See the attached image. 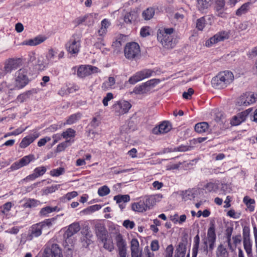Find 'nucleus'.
I'll return each mask as SVG.
<instances>
[{"label": "nucleus", "mask_w": 257, "mask_h": 257, "mask_svg": "<svg viewBox=\"0 0 257 257\" xmlns=\"http://www.w3.org/2000/svg\"><path fill=\"white\" fill-rule=\"evenodd\" d=\"M174 31L172 28H161L158 30V40L165 48L169 49L175 46L176 41L172 35Z\"/></svg>", "instance_id": "1"}, {"label": "nucleus", "mask_w": 257, "mask_h": 257, "mask_svg": "<svg viewBox=\"0 0 257 257\" xmlns=\"http://www.w3.org/2000/svg\"><path fill=\"white\" fill-rule=\"evenodd\" d=\"M234 79L233 73L229 71L220 72L211 80L212 86L216 89H223L230 84Z\"/></svg>", "instance_id": "2"}, {"label": "nucleus", "mask_w": 257, "mask_h": 257, "mask_svg": "<svg viewBox=\"0 0 257 257\" xmlns=\"http://www.w3.org/2000/svg\"><path fill=\"white\" fill-rule=\"evenodd\" d=\"M16 89H20L26 86L29 82L28 70L27 68H21L15 72L14 76Z\"/></svg>", "instance_id": "3"}, {"label": "nucleus", "mask_w": 257, "mask_h": 257, "mask_svg": "<svg viewBox=\"0 0 257 257\" xmlns=\"http://www.w3.org/2000/svg\"><path fill=\"white\" fill-rule=\"evenodd\" d=\"M125 58L129 60L137 59L141 56V50L139 45L136 42L127 43L124 49Z\"/></svg>", "instance_id": "4"}, {"label": "nucleus", "mask_w": 257, "mask_h": 257, "mask_svg": "<svg viewBox=\"0 0 257 257\" xmlns=\"http://www.w3.org/2000/svg\"><path fill=\"white\" fill-rule=\"evenodd\" d=\"M80 47L81 39L77 34L73 35L65 45L67 51L74 56L77 55L79 52Z\"/></svg>", "instance_id": "5"}, {"label": "nucleus", "mask_w": 257, "mask_h": 257, "mask_svg": "<svg viewBox=\"0 0 257 257\" xmlns=\"http://www.w3.org/2000/svg\"><path fill=\"white\" fill-rule=\"evenodd\" d=\"M216 239V235L214 225H211L208 228L207 234V237L204 240V250L206 252L208 250L212 251L215 246V243Z\"/></svg>", "instance_id": "6"}, {"label": "nucleus", "mask_w": 257, "mask_h": 257, "mask_svg": "<svg viewBox=\"0 0 257 257\" xmlns=\"http://www.w3.org/2000/svg\"><path fill=\"white\" fill-rule=\"evenodd\" d=\"M131 107V104L128 101L124 100L116 101L112 106L115 114L118 116L127 113Z\"/></svg>", "instance_id": "7"}, {"label": "nucleus", "mask_w": 257, "mask_h": 257, "mask_svg": "<svg viewBox=\"0 0 257 257\" xmlns=\"http://www.w3.org/2000/svg\"><path fill=\"white\" fill-rule=\"evenodd\" d=\"M257 100V95L251 92H246L241 95L237 100L238 106H247L253 104Z\"/></svg>", "instance_id": "8"}, {"label": "nucleus", "mask_w": 257, "mask_h": 257, "mask_svg": "<svg viewBox=\"0 0 257 257\" xmlns=\"http://www.w3.org/2000/svg\"><path fill=\"white\" fill-rule=\"evenodd\" d=\"M229 37V32L228 31H220L207 40L205 43V45L208 47H211L213 45L219 42L228 39Z\"/></svg>", "instance_id": "9"}, {"label": "nucleus", "mask_w": 257, "mask_h": 257, "mask_svg": "<svg viewBox=\"0 0 257 257\" xmlns=\"http://www.w3.org/2000/svg\"><path fill=\"white\" fill-rule=\"evenodd\" d=\"M21 65L20 59L12 58L7 60L5 63L3 71L2 73V76L11 73L12 71L17 69Z\"/></svg>", "instance_id": "10"}, {"label": "nucleus", "mask_w": 257, "mask_h": 257, "mask_svg": "<svg viewBox=\"0 0 257 257\" xmlns=\"http://www.w3.org/2000/svg\"><path fill=\"white\" fill-rule=\"evenodd\" d=\"M98 71V68L95 66L82 65L78 68L77 74L79 77L84 78Z\"/></svg>", "instance_id": "11"}, {"label": "nucleus", "mask_w": 257, "mask_h": 257, "mask_svg": "<svg viewBox=\"0 0 257 257\" xmlns=\"http://www.w3.org/2000/svg\"><path fill=\"white\" fill-rule=\"evenodd\" d=\"M116 246L118 248V255L120 257H126L127 247L126 241L123 239L120 234L115 237Z\"/></svg>", "instance_id": "12"}, {"label": "nucleus", "mask_w": 257, "mask_h": 257, "mask_svg": "<svg viewBox=\"0 0 257 257\" xmlns=\"http://www.w3.org/2000/svg\"><path fill=\"white\" fill-rule=\"evenodd\" d=\"M43 257H63L61 250L57 244H53L51 247H46Z\"/></svg>", "instance_id": "13"}, {"label": "nucleus", "mask_w": 257, "mask_h": 257, "mask_svg": "<svg viewBox=\"0 0 257 257\" xmlns=\"http://www.w3.org/2000/svg\"><path fill=\"white\" fill-rule=\"evenodd\" d=\"M220 185V181L211 179L204 183L203 189L207 192L217 193L219 190Z\"/></svg>", "instance_id": "14"}, {"label": "nucleus", "mask_w": 257, "mask_h": 257, "mask_svg": "<svg viewBox=\"0 0 257 257\" xmlns=\"http://www.w3.org/2000/svg\"><path fill=\"white\" fill-rule=\"evenodd\" d=\"M252 110L251 108H248L245 111H242L237 115L234 116L230 121V123L232 125H238L241 122L245 121L247 115Z\"/></svg>", "instance_id": "15"}, {"label": "nucleus", "mask_w": 257, "mask_h": 257, "mask_svg": "<svg viewBox=\"0 0 257 257\" xmlns=\"http://www.w3.org/2000/svg\"><path fill=\"white\" fill-rule=\"evenodd\" d=\"M43 228L41 225L38 223L33 225L29 230V234L27 236V239L32 240L34 237L40 236L42 233Z\"/></svg>", "instance_id": "16"}, {"label": "nucleus", "mask_w": 257, "mask_h": 257, "mask_svg": "<svg viewBox=\"0 0 257 257\" xmlns=\"http://www.w3.org/2000/svg\"><path fill=\"white\" fill-rule=\"evenodd\" d=\"M39 136L40 134L37 131H35L33 132V133L27 136L22 139L21 143H20V148L22 149L26 148L31 144H32Z\"/></svg>", "instance_id": "17"}, {"label": "nucleus", "mask_w": 257, "mask_h": 257, "mask_svg": "<svg viewBox=\"0 0 257 257\" xmlns=\"http://www.w3.org/2000/svg\"><path fill=\"white\" fill-rule=\"evenodd\" d=\"M95 232L98 238L100 241L105 240L107 236V231L105 226L100 223H97L95 225Z\"/></svg>", "instance_id": "18"}, {"label": "nucleus", "mask_w": 257, "mask_h": 257, "mask_svg": "<svg viewBox=\"0 0 257 257\" xmlns=\"http://www.w3.org/2000/svg\"><path fill=\"white\" fill-rule=\"evenodd\" d=\"M171 129V125L168 121H164L162 122L158 126L154 127L152 132L156 135L165 134L168 132Z\"/></svg>", "instance_id": "19"}, {"label": "nucleus", "mask_w": 257, "mask_h": 257, "mask_svg": "<svg viewBox=\"0 0 257 257\" xmlns=\"http://www.w3.org/2000/svg\"><path fill=\"white\" fill-rule=\"evenodd\" d=\"M163 198L161 194H157L149 196L146 201V210L147 208H150L154 206L157 202H160Z\"/></svg>", "instance_id": "20"}, {"label": "nucleus", "mask_w": 257, "mask_h": 257, "mask_svg": "<svg viewBox=\"0 0 257 257\" xmlns=\"http://www.w3.org/2000/svg\"><path fill=\"white\" fill-rule=\"evenodd\" d=\"M117 204H118L119 207L122 210L125 207V203L130 201V197L128 195L119 194L115 195L113 197Z\"/></svg>", "instance_id": "21"}, {"label": "nucleus", "mask_w": 257, "mask_h": 257, "mask_svg": "<svg viewBox=\"0 0 257 257\" xmlns=\"http://www.w3.org/2000/svg\"><path fill=\"white\" fill-rule=\"evenodd\" d=\"M80 229L78 222H74L70 224L64 233V237L68 238L77 233Z\"/></svg>", "instance_id": "22"}, {"label": "nucleus", "mask_w": 257, "mask_h": 257, "mask_svg": "<svg viewBox=\"0 0 257 257\" xmlns=\"http://www.w3.org/2000/svg\"><path fill=\"white\" fill-rule=\"evenodd\" d=\"M140 9L137 8L136 11L127 13L124 16L123 20L125 23L131 24L137 20L140 13Z\"/></svg>", "instance_id": "23"}, {"label": "nucleus", "mask_w": 257, "mask_h": 257, "mask_svg": "<svg viewBox=\"0 0 257 257\" xmlns=\"http://www.w3.org/2000/svg\"><path fill=\"white\" fill-rule=\"evenodd\" d=\"M227 244L225 242L220 243L216 250V257H229V252L226 248Z\"/></svg>", "instance_id": "24"}, {"label": "nucleus", "mask_w": 257, "mask_h": 257, "mask_svg": "<svg viewBox=\"0 0 257 257\" xmlns=\"http://www.w3.org/2000/svg\"><path fill=\"white\" fill-rule=\"evenodd\" d=\"M139 243L137 239L134 238L131 241L132 257H141L142 251L139 250Z\"/></svg>", "instance_id": "25"}, {"label": "nucleus", "mask_w": 257, "mask_h": 257, "mask_svg": "<svg viewBox=\"0 0 257 257\" xmlns=\"http://www.w3.org/2000/svg\"><path fill=\"white\" fill-rule=\"evenodd\" d=\"M110 21L107 19H103L101 22V27L98 30V34L100 37H104L107 32V29L110 26Z\"/></svg>", "instance_id": "26"}, {"label": "nucleus", "mask_w": 257, "mask_h": 257, "mask_svg": "<svg viewBox=\"0 0 257 257\" xmlns=\"http://www.w3.org/2000/svg\"><path fill=\"white\" fill-rule=\"evenodd\" d=\"M45 38L42 36H38L34 39L25 40L23 42V45H29L31 46L38 45L45 40Z\"/></svg>", "instance_id": "27"}, {"label": "nucleus", "mask_w": 257, "mask_h": 257, "mask_svg": "<svg viewBox=\"0 0 257 257\" xmlns=\"http://www.w3.org/2000/svg\"><path fill=\"white\" fill-rule=\"evenodd\" d=\"M145 79V72L143 71L136 73L128 79V82L131 84H135L140 81Z\"/></svg>", "instance_id": "28"}, {"label": "nucleus", "mask_w": 257, "mask_h": 257, "mask_svg": "<svg viewBox=\"0 0 257 257\" xmlns=\"http://www.w3.org/2000/svg\"><path fill=\"white\" fill-rule=\"evenodd\" d=\"M60 209L57 206L51 207L46 206L41 208L40 211L39 215L41 216H46L48 214H50L54 211H59Z\"/></svg>", "instance_id": "29"}, {"label": "nucleus", "mask_w": 257, "mask_h": 257, "mask_svg": "<svg viewBox=\"0 0 257 257\" xmlns=\"http://www.w3.org/2000/svg\"><path fill=\"white\" fill-rule=\"evenodd\" d=\"M209 125L206 122H201L197 123L195 126V130L198 133L207 132L208 130Z\"/></svg>", "instance_id": "30"}, {"label": "nucleus", "mask_w": 257, "mask_h": 257, "mask_svg": "<svg viewBox=\"0 0 257 257\" xmlns=\"http://www.w3.org/2000/svg\"><path fill=\"white\" fill-rule=\"evenodd\" d=\"M225 6V2L224 0H217L216 2L215 10L218 13L217 15L219 17H223V11Z\"/></svg>", "instance_id": "31"}, {"label": "nucleus", "mask_w": 257, "mask_h": 257, "mask_svg": "<svg viewBox=\"0 0 257 257\" xmlns=\"http://www.w3.org/2000/svg\"><path fill=\"white\" fill-rule=\"evenodd\" d=\"M15 89V85L8 84L6 82H3L0 84V91L6 93H10L11 91Z\"/></svg>", "instance_id": "32"}, {"label": "nucleus", "mask_w": 257, "mask_h": 257, "mask_svg": "<svg viewBox=\"0 0 257 257\" xmlns=\"http://www.w3.org/2000/svg\"><path fill=\"white\" fill-rule=\"evenodd\" d=\"M34 90H28L20 95H19L16 99L17 102L23 103L26 101L30 96L33 94Z\"/></svg>", "instance_id": "33"}, {"label": "nucleus", "mask_w": 257, "mask_h": 257, "mask_svg": "<svg viewBox=\"0 0 257 257\" xmlns=\"http://www.w3.org/2000/svg\"><path fill=\"white\" fill-rule=\"evenodd\" d=\"M243 246L247 254L252 253V243L248 237H244Z\"/></svg>", "instance_id": "34"}, {"label": "nucleus", "mask_w": 257, "mask_h": 257, "mask_svg": "<svg viewBox=\"0 0 257 257\" xmlns=\"http://www.w3.org/2000/svg\"><path fill=\"white\" fill-rule=\"evenodd\" d=\"M132 209L136 212H143L145 210V203L144 202L134 203L132 205Z\"/></svg>", "instance_id": "35"}, {"label": "nucleus", "mask_w": 257, "mask_h": 257, "mask_svg": "<svg viewBox=\"0 0 257 257\" xmlns=\"http://www.w3.org/2000/svg\"><path fill=\"white\" fill-rule=\"evenodd\" d=\"M35 66L38 67V69L40 70H43L45 68V65L44 62V58L42 56H38L35 62L33 64Z\"/></svg>", "instance_id": "36"}, {"label": "nucleus", "mask_w": 257, "mask_h": 257, "mask_svg": "<svg viewBox=\"0 0 257 257\" xmlns=\"http://www.w3.org/2000/svg\"><path fill=\"white\" fill-rule=\"evenodd\" d=\"M35 159L34 155L31 154L24 156L20 160V161L22 166L24 167L28 165L31 161H34Z\"/></svg>", "instance_id": "37"}, {"label": "nucleus", "mask_w": 257, "mask_h": 257, "mask_svg": "<svg viewBox=\"0 0 257 257\" xmlns=\"http://www.w3.org/2000/svg\"><path fill=\"white\" fill-rule=\"evenodd\" d=\"M243 202L246 205L250 211L254 210L255 201L253 199L250 198L248 196H245L243 198Z\"/></svg>", "instance_id": "38"}, {"label": "nucleus", "mask_w": 257, "mask_h": 257, "mask_svg": "<svg viewBox=\"0 0 257 257\" xmlns=\"http://www.w3.org/2000/svg\"><path fill=\"white\" fill-rule=\"evenodd\" d=\"M103 243V247L108 250L109 251H112L114 249L113 243L111 239H107V237H105V240L101 241Z\"/></svg>", "instance_id": "39"}, {"label": "nucleus", "mask_w": 257, "mask_h": 257, "mask_svg": "<svg viewBox=\"0 0 257 257\" xmlns=\"http://www.w3.org/2000/svg\"><path fill=\"white\" fill-rule=\"evenodd\" d=\"M115 83V79L113 77H109L108 80L104 82L102 85V88L103 89H107L111 88Z\"/></svg>", "instance_id": "40"}, {"label": "nucleus", "mask_w": 257, "mask_h": 257, "mask_svg": "<svg viewBox=\"0 0 257 257\" xmlns=\"http://www.w3.org/2000/svg\"><path fill=\"white\" fill-rule=\"evenodd\" d=\"M249 5L250 3L249 2L243 4L237 10L236 15L239 16L246 13L248 10Z\"/></svg>", "instance_id": "41"}, {"label": "nucleus", "mask_w": 257, "mask_h": 257, "mask_svg": "<svg viewBox=\"0 0 257 257\" xmlns=\"http://www.w3.org/2000/svg\"><path fill=\"white\" fill-rule=\"evenodd\" d=\"M40 203L39 200L34 199H29L24 204V207L25 208H32L35 207Z\"/></svg>", "instance_id": "42"}, {"label": "nucleus", "mask_w": 257, "mask_h": 257, "mask_svg": "<svg viewBox=\"0 0 257 257\" xmlns=\"http://www.w3.org/2000/svg\"><path fill=\"white\" fill-rule=\"evenodd\" d=\"M81 117V114L79 113L72 114L67 119L66 123L68 124H72L76 122Z\"/></svg>", "instance_id": "43"}, {"label": "nucleus", "mask_w": 257, "mask_h": 257, "mask_svg": "<svg viewBox=\"0 0 257 257\" xmlns=\"http://www.w3.org/2000/svg\"><path fill=\"white\" fill-rule=\"evenodd\" d=\"M187 150H188L187 146H179V147H177V148H175L173 149L166 148L164 150L163 153H166L171 152H185Z\"/></svg>", "instance_id": "44"}, {"label": "nucleus", "mask_w": 257, "mask_h": 257, "mask_svg": "<svg viewBox=\"0 0 257 257\" xmlns=\"http://www.w3.org/2000/svg\"><path fill=\"white\" fill-rule=\"evenodd\" d=\"M145 92V83H143L139 85L136 86L133 91L131 93H135L136 94H142Z\"/></svg>", "instance_id": "45"}, {"label": "nucleus", "mask_w": 257, "mask_h": 257, "mask_svg": "<svg viewBox=\"0 0 257 257\" xmlns=\"http://www.w3.org/2000/svg\"><path fill=\"white\" fill-rule=\"evenodd\" d=\"M110 193L109 188L106 185L100 187L98 190V194L102 197L108 195Z\"/></svg>", "instance_id": "46"}, {"label": "nucleus", "mask_w": 257, "mask_h": 257, "mask_svg": "<svg viewBox=\"0 0 257 257\" xmlns=\"http://www.w3.org/2000/svg\"><path fill=\"white\" fill-rule=\"evenodd\" d=\"M75 135V131L71 128H68L65 132H64L61 136H62L65 139H67L68 138H73L74 137Z\"/></svg>", "instance_id": "47"}, {"label": "nucleus", "mask_w": 257, "mask_h": 257, "mask_svg": "<svg viewBox=\"0 0 257 257\" xmlns=\"http://www.w3.org/2000/svg\"><path fill=\"white\" fill-rule=\"evenodd\" d=\"M211 0H197L198 7L202 10L207 9L209 6Z\"/></svg>", "instance_id": "48"}, {"label": "nucleus", "mask_w": 257, "mask_h": 257, "mask_svg": "<svg viewBox=\"0 0 257 257\" xmlns=\"http://www.w3.org/2000/svg\"><path fill=\"white\" fill-rule=\"evenodd\" d=\"M65 172V169L63 168L60 167L57 169H53L50 171V175L54 177H58L62 175Z\"/></svg>", "instance_id": "49"}, {"label": "nucleus", "mask_w": 257, "mask_h": 257, "mask_svg": "<svg viewBox=\"0 0 257 257\" xmlns=\"http://www.w3.org/2000/svg\"><path fill=\"white\" fill-rule=\"evenodd\" d=\"M56 220L55 218H52L50 219H47L45 220L44 221L39 222V223L41 225L43 229L47 226L48 228H50L52 226L53 224V222Z\"/></svg>", "instance_id": "50"}, {"label": "nucleus", "mask_w": 257, "mask_h": 257, "mask_svg": "<svg viewBox=\"0 0 257 257\" xmlns=\"http://www.w3.org/2000/svg\"><path fill=\"white\" fill-rule=\"evenodd\" d=\"M56 53L53 49H50L46 55V59L49 63H53V59L55 57Z\"/></svg>", "instance_id": "51"}, {"label": "nucleus", "mask_w": 257, "mask_h": 257, "mask_svg": "<svg viewBox=\"0 0 257 257\" xmlns=\"http://www.w3.org/2000/svg\"><path fill=\"white\" fill-rule=\"evenodd\" d=\"M47 169L45 166H41L36 168L34 172L38 177L43 175L46 172Z\"/></svg>", "instance_id": "52"}, {"label": "nucleus", "mask_w": 257, "mask_h": 257, "mask_svg": "<svg viewBox=\"0 0 257 257\" xmlns=\"http://www.w3.org/2000/svg\"><path fill=\"white\" fill-rule=\"evenodd\" d=\"M161 82L159 79H152L146 82V89L148 87H154Z\"/></svg>", "instance_id": "53"}, {"label": "nucleus", "mask_w": 257, "mask_h": 257, "mask_svg": "<svg viewBox=\"0 0 257 257\" xmlns=\"http://www.w3.org/2000/svg\"><path fill=\"white\" fill-rule=\"evenodd\" d=\"M231 234H232L231 231H227V232L226 234V240L224 242L225 244H227L229 249H230L231 250H233V248L232 244L231 243Z\"/></svg>", "instance_id": "54"}, {"label": "nucleus", "mask_w": 257, "mask_h": 257, "mask_svg": "<svg viewBox=\"0 0 257 257\" xmlns=\"http://www.w3.org/2000/svg\"><path fill=\"white\" fill-rule=\"evenodd\" d=\"M219 189L220 191L221 192L220 193L224 195L226 194L227 193L230 191V189L228 185L226 183H222L221 182Z\"/></svg>", "instance_id": "55"}, {"label": "nucleus", "mask_w": 257, "mask_h": 257, "mask_svg": "<svg viewBox=\"0 0 257 257\" xmlns=\"http://www.w3.org/2000/svg\"><path fill=\"white\" fill-rule=\"evenodd\" d=\"M155 15V9L153 8H148L146 10V20L152 19Z\"/></svg>", "instance_id": "56"}, {"label": "nucleus", "mask_w": 257, "mask_h": 257, "mask_svg": "<svg viewBox=\"0 0 257 257\" xmlns=\"http://www.w3.org/2000/svg\"><path fill=\"white\" fill-rule=\"evenodd\" d=\"M205 26V19L202 17L197 20L196 28L199 31H202Z\"/></svg>", "instance_id": "57"}, {"label": "nucleus", "mask_w": 257, "mask_h": 257, "mask_svg": "<svg viewBox=\"0 0 257 257\" xmlns=\"http://www.w3.org/2000/svg\"><path fill=\"white\" fill-rule=\"evenodd\" d=\"M113 98V95L112 93H107L102 100V103L104 106L108 105V102Z\"/></svg>", "instance_id": "58"}, {"label": "nucleus", "mask_w": 257, "mask_h": 257, "mask_svg": "<svg viewBox=\"0 0 257 257\" xmlns=\"http://www.w3.org/2000/svg\"><path fill=\"white\" fill-rule=\"evenodd\" d=\"M69 142V141H66L64 142H63L60 144H59L56 148V152L57 153L61 152L64 151L66 147L68 146V143Z\"/></svg>", "instance_id": "59"}, {"label": "nucleus", "mask_w": 257, "mask_h": 257, "mask_svg": "<svg viewBox=\"0 0 257 257\" xmlns=\"http://www.w3.org/2000/svg\"><path fill=\"white\" fill-rule=\"evenodd\" d=\"M194 93V90L192 88H189L187 91H185L183 93V97L186 99H190L192 94Z\"/></svg>", "instance_id": "60"}, {"label": "nucleus", "mask_w": 257, "mask_h": 257, "mask_svg": "<svg viewBox=\"0 0 257 257\" xmlns=\"http://www.w3.org/2000/svg\"><path fill=\"white\" fill-rule=\"evenodd\" d=\"M182 197L183 200L186 201L187 200L191 199L192 198V194L190 191L186 190L183 191L181 193Z\"/></svg>", "instance_id": "61"}, {"label": "nucleus", "mask_w": 257, "mask_h": 257, "mask_svg": "<svg viewBox=\"0 0 257 257\" xmlns=\"http://www.w3.org/2000/svg\"><path fill=\"white\" fill-rule=\"evenodd\" d=\"M81 232L83 235V237H85V238H92V234L88 226L84 228Z\"/></svg>", "instance_id": "62"}, {"label": "nucleus", "mask_w": 257, "mask_h": 257, "mask_svg": "<svg viewBox=\"0 0 257 257\" xmlns=\"http://www.w3.org/2000/svg\"><path fill=\"white\" fill-rule=\"evenodd\" d=\"M89 16V15L87 14L84 16L78 17L77 18H76L75 20L74 23L77 25H79L82 24L83 22H84L86 20V19L88 18Z\"/></svg>", "instance_id": "63"}, {"label": "nucleus", "mask_w": 257, "mask_h": 257, "mask_svg": "<svg viewBox=\"0 0 257 257\" xmlns=\"http://www.w3.org/2000/svg\"><path fill=\"white\" fill-rule=\"evenodd\" d=\"M82 246L84 247H88L89 245L92 242L91 238H85L83 237L81 239Z\"/></svg>", "instance_id": "64"}]
</instances>
